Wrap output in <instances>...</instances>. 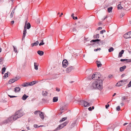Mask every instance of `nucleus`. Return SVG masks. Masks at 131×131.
Returning <instances> with one entry per match:
<instances>
[{"instance_id":"obj_1","label":"nucleus","mask_w":131,"mask_h":131,"mask_svg":"<svg viewBox=\"0 0 131 131\" xmlns=\"http://www.w3.org/2000/svg\"><path fill=\"white\" fill-rule=\"evenodd\" d=\"M101 75L99 73H94L91 76L92 79L96 80V81L92 83V89H97L101 90L102 89L103 81L101 79Z\"/></svg>"},{"instance_id":"obj_2","label":"nucleus","mask_w":131,"mask_h":131,"mask_svg":"<svg viewBox=\"0 0 131 131\" xmlns=\"http://www.w3.org/2000/svg\"><path fill=\"white\" fill-rule=\"evenodd\" d=\"M23 113L21 112V111L20 110L17 111L15 114L14 115V121H15L17 119L23 116Z\"/></svg>"},{"instance_id":"obj_3","label":"nucleus","mask_w":131,"mask_h":131,"mask_svg":"<svg viewBox=\"0 0 131 131\" xmlns=\"http://www.w3.org/2000/svg\"><path fill=\"white\" fill-rule=\"evenodd\" d=\"M69 123L68 121H66L64 123H62L59 125L58 127L56 128L55 130L54 131H56L57 130H59L60 129L63 128L64 126H66Z\"/></svg>"},{"instance_id":"obj_4","label":"nucleus","mask_w":131,"mask_h":131,"mask_svg":"<svg viewBox=\"0 0 131 131\" xmlns=\"http://www.w3.org/2000/svg\"><path fill=\"white\" fill-rule=\"evenodd\" d=\"M66 109L67 107L66 105H64L61 107L60 110V114H61L63 112H64Z\"/></svg>"},{"instance_id":"obj_5","label":"nucleus","mask_w":131,"mask_h":131,"mask_svg":"<svg viewBox=\"0 0 131 131\" xmlns=\"http://www.w3.org/2000/svg\"><path fill=\"white\" fill-rule=\"evenodd\" d=\"M74 69V67L73 66H70L66 69V72L68 73L71 72L72 70H73Z\"/></svg>"},{"instance_id":"obj_6","label":"nucleus","mask_w":131,"mask_h":131,"mask_svg":"<svg viewBox=\"0 0 131 131\" xmlns=\"http://www.w3.org/2000/svg\"><path fill=\"white\" fill-rule=\"evenodd\" d=\"M63 67L64 68H66L68 65V62L66 60H63L62 62Z\"/></svg>"},{"instance_id":"obj_7","label":"nucleus","mask_w":131,"mask_h":131,"mask_svg":"<svg viewBox=\"0 0 131 131\" xmlns=\"http://www.w3.org/2000/svg\"><path fill=\"white\" fill-rule=\"evenodd\" d=\"M91 105L90 103L88 102L84 101V104L83 106L84 107H86L87 106H90Z\"/></svg>"},{"instance_id":"obj_8","label":"nucleus","mask_w":131,"mask_h":131,"mask_svg":"<svg viewBox=\"0 0 131 131\" xmlns=\"http://www.w3.org/2000/svg\"><path fill=\"white\" fill-rule=\"evenodd\" d=\"M130 33H129V32H128L125 34L124 35V37L125 38H130V36L129 34Z\"/></svg>"},{"instance_id":"obj_9","label":"nucleus","mask_w":131,"mask_h":131,"mask_svg":"<svg viewBox=\"0 0 131 131\" xmlns=\"http://www.w3.org/2000/svg\"><path fill=\"white\" fill-rule=\"evenodd\" d=\"M120 61L122 62L126 61L127 62H131V59H122L120 60Z\"/></svg>"},{"instance_id":"obj_10","label":"nucleus","mask_w":131,"mask_h":131,"mask_svg":"<svg viewBox=\"0 0 131 131\" xmlns=\"http://www.w3.org/2000/svg\"><path fill=\"white\" fill-rule=\"evenodd\" d=\"M17 81L16 79H12L10 80L8 82V83L9 84H11L12 83L14 82H15Z\"/></svg>"},{"instance_id":"obj_11","label":"nucleus","mask_w":131,"mask_h":131,"mask_svg":"<svg viewBox=\"0 0 131 131\" xmlns=\"http://www.w3.org/2000/svg\"><path fill=\"white\" fill-rule=\"evenodd\" d=\"M126 66H124L123 67H121L120 68L119 71L120 72H122L126 68Z\"/></svg>"},{"instance_id":"obj_12","label":"nucleus","mask_w":131,"mask_h":131,"mask_svg":"<svg viewBox=\"0 0 131 131\" xmlns=\"http://www.w3.org/2000/svg\"><path fill=\"white\" fill-rule=\"evenodd\" d=\"M123 85V84L122 82H121V81L118 82L116 84V85L117 86H122Z\"/></svg>"},{"instance_id":"obj_13","label":"nucleus","mask_w":131,"mask_h":131,"mask_svg":"<svg viewBox=\"0 0 131 131\" xmlns=\"http://www.w3.org/2000/svg\"><path fill=\"white\" fill-rule=\"evenodd\" d=\"M124 52V50H121V51L119 53L118 56V57H122V55L123 54Z\"/></svg>"},{"instance_id":"obj_14","label":"nucleus","mask_w":131,"mask_h":131,"mask_svg":"<svg viewBox=\"0 0 131 131\" xmlns=\"http://www.w3.org/2000/svg\"><path fill=\"white\" fill-rule=\"evenodd\" d=\"M97 43L98 44H99V45H101L103 44V41H100V42H99L98 41V42H97L94 43H93L92 44V45L93 46H94V45L95 44V45L96 44V43Z\"/></svg>"},{"instance_id":"obj_15","label":"nucleus","mask_w":131,"mask_h":131,"mask_svg":"<svg viewBox=\"0 0 131 131\" xmlns=\"http://www.w3.org/2000/svg\"><path fill=\"white\" fill-rule=\"evenodd\" d=\"M28 96L24 94L22 97V99L24 100H25L28 97Z\"/></svg>"},{"instance_id":"obj_16","label":"nucleus","mask_w":131,"mask_h":131,"mask_svg":"<svg viewBox=\"0 0 131 131\" xmlns=\"http://www.w3.org/2000/svg\"><path fill=\"white\" fill-rule=\"evenodd\" d=\"M27 20L25 22V24L24 27V29L23 31V32H27L26 31V25H27Z\"/></svg>"},{"instance_id":"obj_17","label":"nucleus","mask_w":131,"mask_h":131,"mask_svg":"<svg viewBox=\"0 0 131 131\" xmlns=\"http://www.w3.org/2000/svg\"><path fill=\"white\" fill-rule=\"evenodd\" d=\"M39 114L40 116L42 119H43L44 118L43 113L42 112H41Z\"/></svg>"},{"instance_id":"obj_18","label":"nucleus","mask_w":131,"mask_h":131,"mask_svg":"<svg viewBox=\"0 0 131 131\" xmlns=\"http://www.w3.org/2000/svg\"><path fill=\"white\" fill-rule=\"evenodd\" d=\"M39 44V42L38 41H36L34 43H32L31 44V46L33 47L34 46H37Z\"/></svg>"},{"instance_id":"obj_19","label":"nucleus","mask_w":131,"mask_h":131,"mask_svg":"<svg viewBox=\"0 0 131 131\" xmlns=\"http://www.w3.org/2000/svg\"><path fill=\"white\" fill-rule=\"evenodd\" d=\"M37 53L40 56H42L44 54V52L43 51L39 50L37 51Z\"/></svg>"},{"instance_id":"obj_20","label":"nucleus","mask_w":131,"mask_h":131,"mask_svg":"<svg viewBox=\"0 0 131 131\" xmlns=\"http://www.w3.org/2000/svg\"><path fill=\"white\" fill-rule=\"evenodd\" d=\"M42 95L44 96H47L48 94V92L46 91H43L42 92Z\"/></svg>"},{"instance_id":"obj_21","label":"nucleus","mask_w":131,"mask_h":131,"mask_svg":"<svg viewBox=\"0 0 131 131\" xmlns=\"http://www.w3.org/2000/svg\"><path fill=\"white\" fill-rule=\"evenodd\" d=\"M39 66V64L38 63L35 62L34 63V66L35 67V69L36 70H38V66Z\"/></svg>"},{"instance_id":"obj_22","label":"nucleus","mask_w":131,"mask_h":131,"mask_svg":"<svg viewBox=\"0 0 131 131\" xmlns=\"http://www.w3.org/2000/svg\"><path fill=\"white\" fill-rule=\"evenodd\" d=\"M22 86L24 87L28 86H29V83H27V82H25L23 83V84L22 85Z\"/></svg>"},{"instance_id":"obj_23","label":"nucleus","mask_w":131,"mask_h":131,"mask_svg":"<svg viewBox=\"0 0 131 131\" xmlns=\"http://www.w3.org/2000/svg\"><path fill=\"white\" fill-rule=\"evenodd\" d=\"M20 89L19 87H17L15 88L14 91L15 92L20 91Z\"/></svg>"},{"instance_id":"obj_24","label":"nucleus","mask_w":131,"mask_h":131,"mask_svg":"<svg viewBox=\"0 0 131 131\" xmlns=\"http://www.w3.org/2000/svg\"><path fill=\"white\" fill-rule=\"evenodd\" d=\"M14 116H12L8 118V120L9 122H11L13 120H14Z\"/></svg>"},{"instance_id":"obj_25","label":"nucleus","mask_w":131,"mask_h":131,"mask_svg":"<svg viewBox=\"0 0 131 131\" xmlns=\"http://www.w3.org/2000/svg\"><path fill=\"white\" fill-rule=\"evenodd\" d=\"M101 41V40L100 39H96L92 40H91L90 41V42H96L99 41Z\"/></svg>"},{"instance_id":"obj_26","label":"nucleus","mask_w":131,"mask_h":131,"mask_svg":"<svg viewBox=\"0 0 131 131\" xmlns=\"http://www.w3.org/2000/svg\"><path fill=\"white\" fill-rule=\"evenodd\" d=\"M58 100V97H53V102H56Z\"/></svg>"},{"instance_id":"obj_27","label":"nucleus","mask_w":131,"mask_h":131,"mask_svg":"<svg viewBox=\"0 0 131 131\" xmlns=\"http://www.w3.org/2000/svg\"><path fill=\"white\" fill-rule=\"evenodd\" d=\"M36 83V82L35 81H32L31 82H30V83H29V86H31V85H32L34 84H35Z\"/></svg>"},{"instance_id":"obj_28","label":"nucleus","mask_w":131,"mask_h":131,"mask_svg":"<svg viewBox=\"0 0 131 131\" xmlns=\"http://www.w3.org/2000/svg\"><path fill=\"white\" fill-rule=\"evenodd\" d=\"M94 39L99 38V34H97L96 35H95L93 36Z\"/></svg>"},{"instance_id":"obj_29","label":"nucleus","mask_w":131,"mask_h":131,"mask_svg":"<svg viewBox=\"0 0 131 131\" xmlns=\"http://www.w3.org/2000/svg\"><path fill=\"white\" fill-rule=\"evenodd\" d=\"M97 62H98V63H97V65L98 67H101L102 66V64L101 63L100 61H97Z\"/></svg>"},{"instance_id":"obj_30","label":"nucleus","mask_w":131,"mask_h":131,"mask_svg":"<svg viewBox=\"0 0 131 131\" xmlns=\"http://www.w3.org/2000/svg\"><path fill=\"white\" fill-rule=\"evenodd\" d=\"M113 8L112 7H109L107 9V11L108 12L110 13L111 12L112 9Z\"/></svg>"},{"instance_id":"obj_31","label":"nucleus","mask_w":131,"mask_h":131,"mask_svg":"<svg viewBox=\"0 0 131 131\" xmlns=\"http://www.w3.org/2000/svg\"><path fill=\"white\" fill-rule=\"evenodd\" d=\"M27 32H23V35L22 36V40H23V39H24L25 37L26 36V34Z\"/></svg>"},{"instance_id":"obj_32","label":"nucleus","mask_w":131,"mask_h":131,"mask_svg":"<svg viewBox=\"0 0 131 131\" xmlns=\"http://www.w3.org/2000/svg\"><path fill=\"white\" fill-rule=\"evenodd\" d=\"M67 119V117H63L60 120V122H62L66 120Z\"/></svg>"},{"instance_id":"obj_33","label":"nucleus","mask_w":131,"mask_h":131,"mask_svg":"<svg viewBox=\"0 0 131 131\" xmlns=\"http://www.w3.org/2000/svg\"><path fill=\"white\" fill-rule=\"evenodd\" d=\"M27 29H29L31 27V25L29 23H27Z\"/></svg>"},{"instance_id":"obj_34","label":"nucleus","mask_w":131,"mask_h":131,"mask_svg":"<svg viewBox=\"0 0 131 131\" xmlns=\"http://www.w3.org/2000/svg\"><path fill=\"white\" fill-rule=\"evenodd\" d=\"M6 70V68L5 67H3L2 69V74H4L5 71Z\"/></svg>"},{"instance_id":"obj_35","label":"nucleus","mask_w":131,"mask_h":131,"mask_svg":"<svg viewBox=\"0 0 131 131\" xmlns=\"http://www.w3.org/2000/svg\"><path fill=\"white\" fill-rule=\"evenodd\" d=\"M114 48L112 47H111L110 48V49H108V51L109 52H111L112 51H113L114 50Z\"/></svg>"},{"instance_id":"obj_36","label":"nucleus","mask_w":131,"mask_h":131,"mask_svg":"<svg viewBox=\"0 0 131 131\" xmlns=\"http://www.w3.org/2000/svg\"><path fill=\"white\" fill-rule=\"evenodd\" d=\"M84 101V100H80L79 102V104L80 105H82L83 104Z\"/></svg>"},{"instance_id":"obj_37","label":"nucleus","mask_w":131,"mask_h":131,"mask_svg":"<svg viewBox=\"0 0 131 131\" xmlns=\"http://www.w3.org/2000/svg\"><path fill=\"white\" fill-rule=\"evenodd\" d=\"M127 99V98H126V97L125 96H123L122 97V101H124L125 100H126V99Z\"/></svg>"},{"instance_id":"obj_38","label":"nucleus","mask_w":131,"mask_h":131,"mask_svg":"<svg viewBox=\"0 0 131 131\" xmlns=\"http://www.w3.org/2000/svg\"><path fill=\"white\" fill-rule=\"evenodd\" d=\"M13 47L14 49V51L16 52H17V48H16V47L14 46H13Z\"/></svg>"},{"instance_id":"obj_39","label":"nucleus","mask_w":131,"mask_h":131,"mask_svg":"<svg viewBox=\"0 0 131 131\" xmlns=\"http://www.w3.org/2000/svg\"><path fill=\"white\" fill-rule=\"evenodd\" d=\"M130 127V129L129 130H128V131H131V123L129 124V125H128V127L127 128V129H128V127Z\"/></svg>"},{"instance_id":"obj_40","label":"nucleus","mask_w":131,"mask_h":131,"mask_svg":"<svg viewBox=\"0 0 131 131\" xmlns=\"http://www.w3.org/2000/svg\"><path fill=\"white\" fill-rule=\"evenodd\" d=\"M117 7L118 9H121L122 8V7L121 6V4H119L118 5V6Z\"/></svg>"},{"instance_id":"obj_41","label":"nucleus","mask_w":131,"mask_h":131,"mask_svg":"<svg viewBox=\"0 0 131 131\" xmlns=\"http://www.w3.org/2000/svg\"><path fill=\"white\" fill-rule=\"evenodd\" d=\"M45 44L43 42V40H41V42L39 44V46H40L42 45H43Z\"/></svg>"},{"instance_id":"obj_42","label":"nucleus","mask_w":131,"mask_h":131,"mask_svg":"<svg viewBox=\"0 0 131 131\" xmlns=\"http://www.w3.org/2000/svg\"><path fill=\"white\" fill-rule=\"evenodd\" d=\"M8 74L7 73H5L3 77L4 78V79L5 78H6L8 77Z\"/></svg>"},{"instance_id":"obj_43","label":"nucleus","mask_w":131,"mask_h":131,"mask_svg":"<svg viewBox=\"0 0 131 131\" xmlns=\"http://www.w3.org/2000/svg\"><path fill=\"white\" fill-rule=\"evenodd\" d=\"M76 124V122H74L71 124V126L72 127H74Z\"/></svg>"},{"instance_id":"obj_44","label":"nucleus","mask_w":131,"mask_h":131,"mask_svg":"<svg viewBox=\"0 0 131 131\" xmlns=\"http://www.w3.org/2000/svg\"><path fill=\"white\" fill-rule=\"evenodd\" d=\"M40 112V111L38 110V111H35L34 112V114H37L38 113Z\"/></svg>"},{"instance_id":"obj_45","label":"nucleus","mask_w":131,"mask_h":131,"mask_svg":"<svg viewBox=\"0 0 131 131\" xmlns=\"http://www.w3.org/2000/svg\"><path fill=\"white\" fill-rule=\"evenodd\" d=\"M116 110L119 111L120 110V107L119 106H117L116 108Z\"/></svg>"},{"instance_id":"obj_46","label":"nucleus","mask_w":131,"mask_h":131,"mask_svg":"<svg viewBox=\"0 0 131 131\" xmlns=\"http://www.w3.org/2000/svg\"><path fill=\"white\" fill-rule=\"evenodd\" d=\"M127 81V79L123 80H121V82H122V83H123V82H126Z\"/></svg>"},{"instance_id":"obj_47","label":"nucleus","mask_w":131,"mask_h":131,"mask_svg":"<svg viewBox=\"0 0 131 131\" xmlns=\"http://www.w3.org/2000/svg\"><path fill=\"white\" fill-rule=\"evenodd\" d=\"M105 32V30H102L100 31V33L101 34H103V33Z\"/></svg>"},{"instance_id":"obj_48","label":"nucleus","mask_w":131,"mask_h":131,"mask_svg":"<svg viewBox=\"0 0 131 131\" xmlns=\"http://www.w3.org/2000/svg\"><path fill=\"white\" fill-rule=\"evenodd\" d=\"M110 103V102H108V103H107V105H105V107H106V109H107L108 108V107H109V105L108 104V103Z\"/></svg>"},{"instance_id":"obj_49","label":"nucleus","mask_w":131,"mask_h":131,"mask_svg":"<svg viewBox=\"0 0 131 131\" xmlns=\"http://www.w3.org/2000/svg\"><path fill=\"white\" fill-rule=\"evenodd\" d=\"M14 13V12L13 11L11 12L10 16L11 18H12L13 17Z\"/></svg>"},{"instance_id":"obj_50","label":"nucleus","mask_w":131,"mask_h":131,"mask_svg":"<svg viewBox=\"0 0 131 131\" xmlns=\"http://www.w3.org/2000/svg\"><path fill=\"white\" fill-rule=\"evenodd\" d=\"M127 86L128 87H130L131 86V80L130 82L127 85Z\"/></svg>"},{"instance_id":"obj_51","label":"nucleus","mask_w":131,"mask_h":131,"mask_svg":"<svg viewBox=\"0 0 131 131\" xmlns=\"http://www.w3.org/2000/svg\"><path fill=\"white\" fill-rule=\"evenodd\" d=\"M101 49L100 48H97V49H94V51H96L98 50H100Z\"/></svg>"},{"instance_id":"obj_52","label":"nucleus","mask_w":131,"mask_h":131,"mask_svg":"<svg viewBox=\"0 0 131 131\" xmlns=\"http://www.w3.org/2000/svg\"><path fill=\"white\" fill-rule=\"evenodd\" d=\"M8 96L10 98H13L14 97H17V96H11L10 95H8Z\"/></svg>"},{"instance_id":"obj_53","label":"nucleus","mask_w":131,"mask_h":131,"mask_svg":"<svg viewBox=\"0 0 131 131\" xmlns=\"http://www.w3.org/2000/svg\"><path fill=\"white\" fill-rule=\"evenodd\" d=\"M36 21L37 23H39L40 22V19H37Z\"/></svg>"},{"instance_id":"obj_54","label":"nucleus","mask_w":131,"mask_h":131,"mask_svg":"<svg viewBox=\"0 0 131 131\" xmlns=\"http://www.w3.org/2000/svg\"><path fill=\"white\" fill-rule=\"evenodd\" d=\"M34 127L35 128H37L38 127H39L38 125L36 124H35L34 126Z\"/></svg>"},{"instance_id":"obj_55","label":"nucleus","mask_w":131,"mask_h":131,"mask_svg":"<svg viewBox=\"0 0 131 131\" xmlns=\"http://www.w3.org/2000/svg\"><path fill=\"white\" fill-rule=\"evenodd\" d=\"M72 31H76L77 30L75 28V27H74L72 29Z\"/></svg>"},{"instance_id":"obj_56","label":"nucleus","mask_w":131,"mask_h":131,"mask_svg":"<svg viewBox=\"0 0 131 131\" xmlns=\"http://www.w3.org/2000/svg\"><path fill=\"white\" fill-rule=\"evenodd\" d=\"M88 110L90 111H91L92 110V109L91 107H89L88 108Z\"/></svg>"},{"instance_id":"obj_57","label":"nucleus","mask_w":131,"mask_h":131,"mask_svg":"<svg viewBox=\"0 0 131 131\" xmlns=\"http://www.w3.org/2000/svg\"><path fill=\"white\" fill-rule=\"evenodd\" d=\"M123 101H122V102L121 103V105L122 106H123L124 104Z\"/></svg>"},{"instance_id":"obj_58","label":"nucleus","mask_w":131,"mask_h":131,"mask_svg":"<svg viewBox=\"0 0 131 131\" xmlns=\"http://www.w3.org/2000/svg\"><path fill=\"white\" fill-rule=\"evenodd\" d=\"M3 60L2 58H0V63Z\"/></svg>"},{"instance_id":"obj_59","label":"nucleus","mask_w":131,"mask_h":131,"mask_svg":"<svg viewBox=\"0 0 131 131\" xmlns=\"http://www.w3.org/2000/svg\"><path fill=\"white\" fill-rule=\"evenodd\" d=\"M56 90L58 92H59L60 91V89L59 88H56Z\"/></svg>"},{"instance_id":"obj_60","label":"nucleus","mask_w":131,"mask_h":131,"mask_svg":"<svg viewBox=\"0 0 131 131\" xmlns=\"http://www.w3.org/2000/svg\"><path fill=\"white\" fill-rule=\"evenodd\" d=\"M102 29V27H99L98 28V30H100Z\"/></svg>"},{"instance_id":"obj_61","label":"nucleus","mask_w":131,"mask_h":131,"mask_svg":"<svg viewBox=\"0 0 131 131\" xmlns=\"http://www.w3.org/2000/svg\"><path fill=\"white\" fill-rule=\"evenodd\" d=\"M129 33H130L129 34L130 38H131V31L129 32Z\"/></svg>"},{"instance_id":"obj_62","label":"nucleus","mask_w":131,"mask_h":131,"mask_svg":"<svg viewBox=\"0 0 131 131\" xmlns=\"http://www.w3.org/2000/svg\"><path fill=\"white\" fill-rule=\"evenodd\" d=\"M42 100V101H43V102H45V101H46V100L45 99H43Z\"/></svg>"},{"instance_id":"obj_63","label":"nucleus","mask_w":131,"mask_h":131,"mask_svg":"<svg viewBox=\"0 0 131 131\" xmlns=\"http://www.w3.org/2000/svg\"><path fill=\"white\" fill-rule=\"evenodd\" d=\"M127 124H128V123H125L123 124V125L124 126H125V125H127Z\"/></svg>"},{"instance_id":"obj_64","label":"nucleus","mask_w":131,"mask_h":131,"mask_svg":"<svg viewBox=\"0 0 131 131\" xmlns=\"http://www.w3.org/2000/svg\"><path fill=\"white\" fill-rule=\"evenodd\" d=\"M63 13H61V15H59V17H61V15H63Z\"/></svg>"}]
</instances>
